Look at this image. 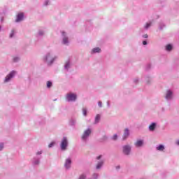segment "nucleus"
I'll return each mask as SVG.
<instances>
[{"mask_svg": "<svg viewBox=\"0 0 179 179\" xmlns=\"http://www.w3.org/2000/svg\"><path fill=\"white\" fill-rule=\"evenodd\" d=\"M66 146H68V139H66V137H64L63 140L62 141V143H61L62 150H66Z\"/></svg>", "mask_w": 179, "mask_h": 179, "instance_id": "f257e3e1", "label": "nucleus"}, {"mask_svg": "<svg viewBox=\"0 0 179 179\" xmlns=\"http://www.w3.org/2000/svg\"><path fill=\"white\" fill-rule=\"evenodd\" d=\"M76 94L72 93L68 94L66 96L68 101H75V100H76Z\"/></svg>", "mask_w": 179, "mask_h": 179, "instance_id": "f03ea898", "label": "nucleus"}, {"mask_svg": "<svg viewBox=\"0 0 179 179\" xmlns=\"http://www.w3.org/2000/svg\"><path fill=\"white\" fill-rule=\"evenodd\" d=\"M45 61L49 65H51L54 62V57H51V55L48 54L45 57Z\"/></svg>", "mask_w": 179, "mask_h": 179, "instance_id": "7ed1b4c3", "label": "nucleus"}, {"mask_svg": "<svg viewBox=\"0 0 179 179\" xmlns=\"http://www.w3.org/2000/svg\"><path fill=\"white\" fill-rule=\"evenodd\" d=\"M16 74L15 71H11L5 78L4 82H9V80H10V79H12V78H13V76H15V75Z\"/></svg>", "mask_w": 179, "mask_h": 179, "instance_id": "20e7f679", "label": "nucleus"}, {"mask_svg": "<svg viewBox=\"0 0 179 179\" xmlns=\"http://www.w3.org/2000/svg\"><path fill=\"white\" fill-rule=\"evenodd\" d=\"M123 153L124 155H129V153H131V146H129V145H124L123 147Z\"/></svg>", "mask_w": 179, "mask_h": 179, "instance_id": "39448f33", "label": "nucleus"}, {"mask_svg": "<svg viewBox=\"0 0 179 179\" xmlns=\"http://www.w3.org/2000/svg\"><path fill=\"white\" fill-rule=\"evenodd\" d=\"M90 134H92V131H90V129H88L87 130H86L84 132V134H83V135L82 136V139H83V140L86 139V138H87V136H89V135Z\"/></svg>", "mask_w": 179, "mask_h": 179, "instance_id": "423d86ee", "label": "nucleus"}, {"mask_svg": "<svg viewBox=\"0 0 179 179\" xmlns=\"http://www.w3.org/2000/svg\"><path fill=\"white\" fill-rule=\"evenodd\" d=\"M128 136H129V130L128 129H125L123 134V141H125Z\"/></svg>", "mask_w": 179, "mask_h": 179, "instance_id": "0eeeda50", "label": "nucleus"}, {"mask_svg": "<svg viewBox=\"0 0 179 179\" xmlns=\"http://www.w3.org/2000/svg\"><path fill=\"white\" fill-rule=\"evenodd\" d=\"M71 163H72V161L71 160V159H67L66 160V162H65V164H64L66 169H69L71 167Z\"/></svg>", "mask_w": 179, "mask_h": 179, "instance_id": "6e6552de", "label": "nucleus"}, {"mask_svg": "<svg viewBox=\"0 0 179 179\" xmlns=\"http://www.w3.org/2000/svg\"><path fill=\"white\" fill-rule=\"evenodd\" d=\"M143 145V140H138L136 143H135V146L136 148H141V146Z\"/></svg>", "mask_w": 179, "mask_h": 179, "instance_id": "1a4fd4ad", "label": "nucleus"}, {"mask_svg": "<svg viewBox=\"0 0 179 179\" xmlns=\"http://www.w3.org/2000/svg\"><path fill=\"white\" fill-rule=\"evenodd\" d=\"M23 17H24V15H23V13H19L17 16V19L15 20V22H22V20H23Z\"/></svg>", "mask_w": 179, "mask_h": 179, "instance_id": "9d476101", "label": "nucleus"}, {"mask_svg": "<svg viewBox=\"0 0 179 179\" xmlns=\"http://www.w3.org/2000/svg\"><path fill=\"white\" fill-rule=\"evenodd\" d=\"M171 96H173V92L169 90L167 91L166 95V99L168 100L171 99Z\"/></svg>", "mask_w": 179, "mask_h": 179, "instance_id": "9b49d317", "label": "nucleus"}, {"mask_svg": "<svg viewBox=\"0 0 179 179\" xmlns=\"http://www.w3.org/2000/svg\"><path fill=\"white\" fill-rule=\"evenodd\" d=\"M156 128V123H152L150 125L149 129L150 131H155V129Z\"/></svg>", "mask_w": 179, "mask_h": 179, "instance_id": "f8f14e48", "label": "nucleus"}, {"mask_svg": "<svg viewBox=\"0 0 179 179\" xmlns=\"http://www.w3.org/2000/svg\"><path fill=\"white\" fill-rule=\"evenodd\" d=\"M164 149V145H159L158 147H157V150H159L160 152H163V150Z\"/></svg>", "mask_w": 179, "mask_h": 179, "instance_id": "ddd939ff", "label": "nucleus"}, {"mask_svg": "<svg viewBox=\"0 0 179 179\" xmlns=\"http://www.w3.org/2000/svg\"><path fill=\"white\" fill-rule=\"evenodd\" d=\"M100 51H101L100 48H94V49L92 50V52H94V53H96V52H100Z\"/></svg>", "mask_w": 179, "mask_h": 179, "instance_id": "4468645a", "label": "nucleus"}, {"mask_svg": "<svg viewBox=\"0 0 179 179\" xmlns=\"http://www.w3.org/2000/svg\"><path fill=\"white\" fill-rule=\"evenodd\" d=\"M99 121H100V115H96V116L95 117V124H97V122H99Z\"/></svg>", "mask_w": 179, "mask_h": 179, "instance_id": "2eb2a0df", "label": "nucleus"}, {"mask_svg": "<svg viewBox=\"0 0 179 179\" xmlns=\"http://www.w3.org/2000/svg\"><path fill=\"white\" fill-rule=\"evenodd\" d=\"M172 49H173V46H171V45H166V50L167 51H171Z\"/></svg>", "mask_w": 179, "mask_h": 179, "instance_id": "dca6fc26", "label": "nucleus"}, {"mask_svg": "<svg viewBox=\"0 0 179 179\" xmlns=\"http://www.w3.org/2000/svg\"><path fill=\"white\" fill-rule=\"evenodd\" d=\"M103 166V162H99L96 165V169H99Z\"/></svg>", "mask_w": 179, "mask_h": 179, "instance_id": "f3484780", "label": "nucleus"}, {"mask_svg": "<svg viewBox=\"0 0 179 179\" xmlns=\"http://www.w3.org/2000/svg\"><path fill=\"white\" fill-rule=\"evenodd\" d=\"M152 26V22L147 23L146 25L145 26V29H149Z\"/></svg>", "mask_w": 179, "mask_h": 179, "instance_id": "a211bd4d", "label": "nucleus"}, {"mask_svg": "<svg viewBox=\"0 0 179 179\" xmlns=\"http://www.w3.org/2000/svg\"><path fill=\"white\" fill-rule=\"evenodd\" d=\"M83 115H85L86 117V115L87 114V110H86V108L83 109Z\"/></svg>", "mask_w": 179, "mask_h": 179, "instance_id": "6ab92c4d", "label": "nucleus"}, {"mask_svg": "<svg viewBox=\"0 0 179 179\" xmlns=\"http://www.w3.org/2000/svg\"><path fill=\"white\" fill-rule=\"evenodd\" d=\"M63 43L64 44H68V38H63Z\"/></svg>", "mask_w": 179, "mask_h": 179, "instance_id": "aec40b11", "label": "nucleus"}, {"mask_svg": "<svg viewBox=\"0 0 179 179\" xmlns=\"http://www.w3.org/2000/svg\"><path fill=\"white\" fill-rule=\"evenodd\" d=\"M51 86H52V83H51V81H48L47 87H51Z\"/></svg>", "mask_w": 179, "mask_h": 179, "instance_id": "412c9836", "label": "nucleus"}, {"mask_svg": "<svg viewBox=\"0 0 179 179\" xmlns=\"http://www.w3.org/2000/svg\"><path fill=\"white\" fill-rule=\"evenodd\" d=\"M55 145V142H52L48 145V148H52Z\"/></svg>", "mask_w": 179, "mask_h": 179, "instance_id": "4be33fe9", "label": "nucleus"}, {"mask_svg": "<svg viewBox=\"0 0 179 179\" xmlns=\"http://www.w3.org/2000/svg\"><path fill=\"white\" fill-rule=\"evenodd\" d=\"M68 68H69V62H66L65 64V69H68Z\"/></svg>", "mask_w": 179, "mask_h": 179, "instance_id": "5701e85b", "label": "nucleus"}, {"mask_svg": "<svg viewBox=\"0 0 179 179\" xmlns=\"http://www.w3.org/2000/svg\"><path fill=\"white\" fill-rule=\"evenodd\" d=\"M117 138H118V136H117V134H115L113 137V141H117Z\"/></svg>", "mask_w": 179, "mask_h": 179, "instance_id": "b1692460", "label": "nucleus"}, {"mask_svg": "<svg viewBox=\"0 0 179 179\" xmlns=\"http://www.w3.org/2000/svg\"><path fill=\"white\" fill-rule=\"evenodd\" d=\"M13 34H15V31L13 30L10 34V37H13Z\"/></svg>", "mask_w": 179, "mask_h": 179, "instance_id": "393cba45", "label": "nucleus"}, {"mask_svg": "<svg viewBox=\"0 0 179 179\" xmlns=\"http://www.w3.org/2000/svg\"><path fill=\"white\" fill-rule=\"evenodd\" d=\"M85 178H86V176L85 175H82L80 176L79 179H85Z\"/></svg>", "mask_w": 179, "mask_h": 179, "instance_id": "a878e982", "label": "nucleus"}, {"mask_svg": "<svg viewBox=\"0 0 179 179\" xmlns=\"http://www.w3.org/2000/svg\"><path fill=\"white\" fill-rule=\"evenodd\" d=\"M2 149H3V144L0 143V150H2Z\"/></svg>", "mask_w": 179, "mask_h": 179, "instance_id": "bb28decb", "label": "nucleus"}, {"mask_svg": "<svg viewBox=\"0 0 179 179\" xmlns=\"http://www.w3.org/2000/svg\"><path fill=\"white\" fill-rule=\"evenodd\" d=\"M143 45H146V44H148V42H146V41H143Z\"/></svg>", "mask_w": 179, "mask_h": 179, "instance_id": "cd10ccee", "label": "nucleus"}, {"mask_svg": "<svg viewBox=\"0 0 179 179\" xmlns=\"http://www.w3.org/2000/svg\"><path fill=\"white\" fill-rule=\"evenodd\" d=\"M143 37H144V38H148V37H149V36H148V34H145V35H143Z\"/></svg>", "mask_w": 179, "mask_h": 179, "instance_id": "c85d7f7f", "label": "nucleus"}, {"mask_svg": "<svg viewBox=\"0 0 179 179\" xmlns=\"http://www.w3.org/2000/svg\"><path fill=\"white\" fill-rule=\"evenodd\" d=\"M18 59H19V58H17V57L14 58V62H17Z\"/></svg>", "mask_w": 179, "mask_h": 179, "instance_id": "c756f323", "label": "nucleus"}, {"mask_svg": "<svg viewBox=\"0 0 179 179\" xmlns=\"http://www.w3.org/2000/svg\"><path fill=\"white\" fill-rule=\"evenodd\" d=\"M98 106H99V107H101V101H99V102H98Z\"/></svg>", "mask_w": 179, "mask_h": 179, "instance_id": "7c9ffc66", "label": "nucleus"}, {"mask_svg": "<svg viewBox=\"0 0 179 179\" xmlns=\"http://www.w3.org/2000/svg\"><path fill=\"white\" fill-rule=\"evenodd\" d=\"M100 159H101V155H99V157H97L98 160Z\"/></svg>", "mask_w": 179, "mask_h": 179, "instance_id": "2f4dec72", "label": "nucleus"}, {"mask_svg": "<svg viewBox=\"0 0 179 179\" xmlns=\"http://www.w3.org/2000/svg\"><path fill=\"white\" fill-rule=\"evenodd\" d=\"M36 155H41V152H38Z\"/></svg>", "mask_w": 179, "mask_h": 179, "instance_id": "473e14b6", "label": "nucleus"}, {"mask_svg": "<svg viewBox=\"0 0 179 179\" xmlns=\"http://www.w3.org/2000/svg\"><path fill=\"white\" fill-rule=\"evenodd\" d=\"M116 168H117V169H120V166H117Z\"/></svg>", "mask_w": 179, "mask_h": 179, "instance_id": "72a5a7b5", "label": "nucleus"}, {"mask_svg": "<svg viewBox=\"0 0 179 179\" xmlns=\"http://www.w3.org/2000/svg\"><path fill=\"white\" fill-rule=\"evenodd\" d=\"M95 177H97V175H94Z\"/></svg>", "mask_w": 179, "mask_h": 179, "instance_id": "f704fd0d", "label": "nucleus"}, {"mask_svg": "<svg viewBox=\"0 0 179 179\" xmlns=\"http://www.w3.org/2000/svg\"><path fill=\"white\" fill-rule=\"evenodd\" d=\"M0 30H1V26H0Z\"/></svg>", "mask_w": 179, "mask_h": 179, "instance_id": "c9c22d12", "label": "nucleus"}]
</instances>
